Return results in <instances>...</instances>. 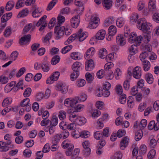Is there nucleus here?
<instances>
[{"instance_id": "nucleus-64", "label": "nucleus", "mask_w": 159, "mask_h": 159, "mask_svg": "<svg viewBox=\"0 0 159 159\" xmlns=\"http://www.w3.org/2000/svg\"><path fill=\"white\" fill-rule=\"evenodd\" d=\"M146 107V104L144 102L140 103L138 106V110L140 112L143 111Z\"/></svg>"}, {"instance_id": "nucleus-12", "label": "nucleus", "mask_w": 159, "mask_h": 159, "mask_svg": "<svg viewBox=\"0 0 159 159\" xmlns=\"http://www.w3.org/2000/svg\"><path fill=\"white\" fill-rule=\"evenodd\" d=\"M106 32L104 30H99L96 35V39L99 40H103L105 36Z\"/></svg>"}, {"instance_id": "nucleus-17", "label": "nucleus", "mask_w": 159, "mask_h": 159, "mask_svg": "<svg viewBox=\"0 0 159 159\" xmlns=\"http://www.w3.org/2000/svg\"><path fill=\"white\" fill-rule=\"evenodd\" d=\"M61 146L64 148H72L74 146L73 145L70 141L68 139L64 140L62 143Z\"/></svg>"}, {"instance_id": "nucleus-52", "label": "nucleus", "mask_w": 159, "mask_h": 159, "mask_svg": "<svg viewBox=\"0 0 159 159\" xmlns=\"http://www.w3.org/2000/svg\"><path fill=\"white\" fill-rule=\"evenodd\" d=\"M142 93L143 96L147 97L150 92V89L146 87H144L142 90Z\"/></svg>"}, {"instance_id": "nucleus-16", "label": "nucleus", "mask_w": 159, "mask_h": 159, "mask_svg": "<svg viewBox=\"0 0 159 159\" xmlns=\"http://www.w3.org/2000/svg\"><path fill=\"white\" fill-rule=\"evenodd\" d=\"M115 18L113 16H109L105 20L104 25L105 27H107L109 25L113 24L115 22Z\"/></svg>"}, {"instance_id": "nucleus-5", "label": "nucleus", "mask_w": 159, "mask_h": 159, "mask_svg": "<svg viewBox=\"0 0 159 159\" xmlns=\"http://www.w3.org/2000/svg\"><path fill=\"white\" fill-rule=\"evenodd\" d=\"M56 89L63 94L66 93L68 90L67 86L62 83H59L57 84Z\"/></svg>"}, {"instance_id": "nucleus-63", "label": "nucleus", "mask_w": 159, "mask_h": 159, "mask_svg": "<svg viewBox=\"0 0 159 159\" xmlns=\"http://www.w3.org/2000/svg\"><path fill=\"white\" fill-rule=\"evenodd\" d=\"M11 28L10 27H7L5 30L4 36L8 37L11 35Z\"/></svg>"}, {"instance_id": "nucleus-1", "label": "nucleus", "mask_w": 159, "mask_h": 159, "mask_svg": "<svg viewBox=\"0 0 159 159\" xmlns=\"http://www.w3.org/2000/svg\"><path fill=\"white\" fill-rule=\"evenodd\" d=\"M137 27L145 33H151V24L148 22L144 18H141L137 21Z\"/></svg>"}, {"instance_id": "nucleus-26", "label": "nucleus", "mask_w": 159, "mask_h": 159, "mask_svg": "<svg viewBox=\"0 0 159 159\" xmlns=\"http://www.w3.org/2000/svg\"><path fill=\"white\" fill-rule=\"evenodd\" d=\"M29 13V10L27 8H25L21 11L18 15V18L23 17L27 16Z\"/></svg>"}, {"instance_id": "nucleus-62", "label": "nucleus", "mask_w": 159, "mask_h": 159, "mask_svg": "<svg viewBox=\"0 0 159 159\" xmlns=\"http://www.w3.org/2000/svg\"><path fill=\"white\" fill-rule=\"evenodd\" d=\"M156 151L154 149L150 150L148 154V157L149 159H152L155 156Z\"/></svg>"}, {"instance_id": "nucleus-27", "label": "nucleus", "mask_w": 159, "mask_h": 159, "mask_svg": "<svg viewBox=\"0 0 159 159\" xmlns=\"http://www.w3.org/2000/svg\"><path fill=\"white\" fill-rule=\"evenodd\" d=\"M12 102V98L10 97H7L3 100L2 105L3 107H5L11 104Z\"/></svg>"}, {"instance_id": "nucleus-40", "label": "nucleus", "mask_w": 159, "mask_h": 159, "mask_svg": "<svg viewBox=\"0 0 159 159\" xmlns=\"http://www.w3.org/2000/svg\"><path fill=\"white\" fill-rule=\"evenodd\" d=\"M137 36V34L135 32H133L131 33V34L129 36L128 39V42L129 43H134V41L135 40Z\"/></svg>"}, {"instance_id": "nucleus-55", "label": "nucleus", "mask_w": 159, "mask_h": 159, "mask_svg": "<svg viewBox=\"0 0 159 159\" xmlns=\"http://www.w3.org/2000/svg\"><path fill=\"white\" fill-rule=\"evenodd\" d=\"M148 55H149L146 52H142L140 55V58L141 61L143 62L145 61H147L145 60L146 58L147 57Z\"/></svg>"}, {"instance_id": "nucleus-41", "label": "nucleus", "mask_w": 159, "mask_h": 159, "mask_svg": "<svg viewBox=\"0 0 159 159\" xmlns=\"http://www.w3.org/2000/svg\"><path fill=\"white\" fill-rule=\"evenodd\" d=\"M58 116L61 120H63L66 118V113L63 110H61L59 112Z\"/></svg>"}, {"instance_id": "nucleus-45", "label": "nucleus", "mask_w": 159, "mask_h": 159, "mask_svg": "<svg viewBox=\"0 0 159 159\" xmlns=\"http://www.w3.org/2000/svg\"><path fill=\"white\" fill-rule=\"evenodd\" d=\"M116 57V53L112 52L109 54L107 57V59L108 61H113Z\"/></svg>"}, {"instance_id": "nucleus-44", "label": "nucleus", "mask_w": 159, "mask_h": 159, "mask_svg": "<svg viewBox=\"0 0 159 159\" xmlns=\"http://www.w3.org/2000/svg\"><path fill=\"white\" fill-rule=\"evenodd\" d=\"M79 75V71H74L70 75V78L72 81H74L78 77Z\"/></svg>"}, {"instance_id": "nucleus-42", "label": "nucleus", "mask_w": 159, "mask_h": 159, "mask_svg": "<svg viewBox=\"0 0 159 159\" xmlns=\"http://www.w3.org/2000/svg\"><path fill=\"white\" fill-rule=\"evenodd\" d=\"M156 0H150L149 2L148 7L150 10L152 11L156 8Z\"/></svg>"}, {"instance_id": "nucleus-50", "label": "nucleus", "mask_w": 159, "mask_h": 159, "mask_svg": "<svg viewBox=\"0 0 159 159\" xmlns=\"http://www.w3.org/2000/svg\"><path fill=\"white\" fill-rule=\"evenodd\" d=\"M147 151V147L144 144L141 145L140 147L139 152L142 154L145 153Z\"/></svg>"}, {"instance_id": "nucleus-38", "label": "nucleus", "mask_w": 159, "mask_h": 159, "mask_svg": "<svg viewBox=\"0 0 159 159\" xmlns=\"http://www.w3.org/2000/svg\"><path fill=\"white\" fill-rule=\"evenodd\" d=\"M70 57L71 58L75 60L80 59V53L77 52H73L71 53Z\"/></svg>"}, {"instance_id": "nucleus-2", "label": "nucleus", "mask_w": 159, "mask_h": 159, "mask_svg": "<svg viewBox=\"0 0 159 159\" xmlns=\"http://www.w3.org/2000/svg\"><path fill=\"white\" fill-rule=\"evenodd\" d=\"M89 20L88 27L90 29H95L100 23V19L96 14H94L91 15Z\"/></svg>"}, {"instance_id": "nucleus-3", "label": "nucleus", "mask_w": 159, "mask_h": 159, "mask_svg": "<svg viewBox=\"0 0 159 159\" xmlns=\"http://www.w3.org/2000/svg\"><path fill=\"white\" fill-rule=\"evenodd\" d=\"M78 97L74 98H66L64 101V105L67 107H74L75 105L79 102Z\"/></svg>"}, {"instance_id": "nucleus-13", "label": "nucleus", "mask_w": 159, "mask_h": 159, "mask_svg": "<svg viewBox=\"0 0 159 159\" xmlns=\"http://www.w3.org/2000/svg\"><path fill=\"white\" fill-rule=\"evenodd\" d=\"M31 35L27 34L22 37L20 40V43L21 45H25L30 42L31 39Z\"/></svg>"}, {"instance_id": "nucleus-54", "label": "nucleus", "mask_w": 159, "mask_h": 159, "mask_svg": "<svg viewBox=\"0 0 159 159\" xmlns=\"http://www.w3.org/2000/svg\"><path fill=\"white\" fill-rule=\"evenodd\" d=\"M18 55V53L16 51L13 52L11 55L10 59L12 61H15Z\"/></svg>"}, {"instance_id": "nucleus-4", "label": "nucleus", "mask_w": 159, "mask_h": 159, "mask_svg": "<svg viewBox=\"0 0 159 159\" xmlns=\"http://www.w3.org/2000/svg\"><path fill=\"white\" fill-rule=\"evenodd\" d=\"M88 36V33L86 32L83 31L81 29L79 30L76 34V38L78 39L80 42L84 41L87 38Z\"/></svg>"}, {"instance_id": "nucleus-29", "label": "nucleus", "mask_w": 159, "mask_h": 159, "mask_svg": "<svg viewBox=\"0 0 159 159\" xmlns=\"http://www.w3.org/2000/svg\"><path fill=\"white\" fill-rule=\"evenodd\" d=\"M122 71L119 68H116L114 71V75L116 80H119L121 77Z\"/></svg>"}, {"instance_id": "nucleus-23", "label": "nucleus", "mask_w": 159, "mask_h": 159, "mask_svg": "<svg viewBox=\"0 0 159 159\" xmlns=\"http://www.w3.org/2000/svg\"><path fill=\"white\" fill-rule=\"evenodd\" d=\"M129 53L131 54L134 55L138 52L137 45H132L128 49Z\"/></svg>"}, {"instance_id": "nucleus-48", "label": "nucleus", "mask_w": 159, "mask_h": 159, "mask_svg": "<svg viewBox=\"0 0 159 159\" xmlns=\"http://www.w3.org/2000/svg\"><path fill=\"white\" fill-rule=\"evenodd\" d=\"M89 132L87 130H83L80 132V137L82 138H88L89 136Z\"/></svg>"}, {"instance_id": "nucleus-30", "label": "nucleus", "mask_w": 159, "mask_h": 159, "mask_svg": "<svg viewBox=\"0 0 159 159\" xmlns=\"http://www.w3.org/2000/svg\"><path fill=\"white\" fill-rule=\"evenodd\" d=\"M15 5V2L13 1H10L7 2L6 6V9L7 11L11 10Z\"/></svg>"}, {"instance_id": "nucleus-9", "label": "nucleus", "mask_w": 159, "mask_h": 159, "mask_svg": "<svg viewBox=\"0 0 159 159\" xmlns=\"http://www.w3.org/2000/svg\"><path fill=\"white\" fill-rule=\"evenodd\" d=\"M43 11V9L41 8L36 7L32 13V16L34 18L39 17L42 15Z\"/></svg>"}, {"instance_id": "nucleus-28", "label": "nucleus", "mask_w": 159, "mask_h": 159, "mask_svg": "<svg viewBox=\"0 0 159 159\" xmlns=\"http://www.w3.org/2000/svg\"><path fill=\"white\" fill-rule=\"evenodd\" d=\"M47 16L46 15H44L38 21L36 24V26L38 27L42 25L47 24L46 20Z\"/></svg>"}, {"instance_id": "nucleus-34", "label": "nucleus", "mask_w": 159, "mask_h": 159, "mask_svg": "<svg viewBox=\"0 0 159 159\" xmlns=\"http://www.w3.org/2000/svg\"><path fill=\"white\" fill-rule=\"evenodd\" d=\"M107 52L105 48L101 49L99 52V56L101 58H104L107 57Z\"/></svg>"}, {"instance_id": "nucleus-14", "label": "nucleus", "mask_w": 159, "mask_h": 159, "mask_svg": "<svg viewBox=\"0 0 159 159\" xmlns=\"http://www.w3.org/2000/svg\"><path fill=\"white\" fill-rule=\"evenodd\" d=\"M116 41L118 44L120 46L124 45L126 43V41L123 36L119 34L116 37Z\"/></svg>"}, {"instance_id": "nucleus-21", "label": "nucleus", "mask_w": 159, "mask_h": 159, "mask_svg": "<svg viewBox=\"0 0 159 159\" xmlns=\"http://www.w3.org/2000/svg\"><path fill=\"white\" fill-rule=\"evenodd\" d=\"M65 29V27L62 26L58 30L55 31V33L57 36V38L59 39L63 35L64 33Z\"/></svg>"}, {"instance_id": "nucleus-56", "label": "nucleus", "mask_w": 159, "mask_h": 159, "mask_svg": "<svg viewBox=\"0 0 159 159\" xmlns=\"http://www.w3.org/2000/svg\"><path fill=\"white\" fill-rule=\"evenodd\" d=\"M122 154L120 152H116L111 157L112 159H121Z\"/></svg>"}, {"instance_id": "nucleus-39", "label": "nucleus", "mask_w": 159, "mask_h": 159, "mask_svg": "<svg viewBox=\"0 0 159 159\" xmlns=\"http://www.w3.org/2000/svg\"><path fill=\"white\" fill-rule=\"evenodd\" d=\"M94 75L93 74H91L89 72H87L85 74L86 80L88 82L90 83L93 81V79Z\"/></svg>"}, {"instance_id": "nucleus-6", "label": "nucleus", "mask_w": 159, "mask_h": 159, "mask_svg": "<svg viewBox=\"0 0 159 159\" xmlns=\"http://www.w3.org/2000/svg\"><path fill=\"white\" fill-rule=\"evenodd\" d=\"M129 140V138L128 136L123 137L121 139L120 143V149L124 150L128 146Z\"/></svg>"}, {"instance_id": "nucleus-47", "label": "nucleus", "mask_w": 159, "mask_h": 159, "mask_svg": "<svg viewBox=\"0 0 159 159\" xmlns=\"http://www.w3.org/2000/svg\"><path fill=\"white\" fill-rule=\"evenodd\" d=\"M80 152L79 149L78 148H75L73 151H72L71 158L74 159L76 157L79 155Z\"/></svg>"}, {"instance_id": "nucleus-10", "label": "nucleus", "mask_w": 159, "mask_h": 159, "mask_svg": "<svg viewBox=\"0 0 159 159\" xmlns=\"http://www.w3.org/2000/svg\"><path fill=\"white\" fill-rule=\"evenodd\" d=\"M133 77L135 79H139L141 76V68L139 66L135 67L133 72Z\"/></svg>"}, {"instance_id": "nucleus-37", "label": "nucleus", "mask_w": 159, "mask_h": 159, "mask_svg": "<svg viewBox=\"0 0 159 159\" xmlns=\"http://www.w3.org/2000/svg\"><path fill=\"white\" fill-rule=\"evenodd\" d=\"M72 47L73 46L71 45H67L62 49L61 51V52L63 54H66L70 51L72 49Z\"/></svg>"}, {"instance_id": "nucleus-11", "label": "nucleus", "mask_w": 159, "mask_h": 159, "mask_svg": "<svg viewBox=\"0 0 159 159\" xmlns=\"http://www.w3.org/2000/svg\"><path fill=\"white\" fill-rule=\"evenodd\" d=\"M95 52V49L93 47H91L86 51L84 57L86 59H88L93 56Z\"/></svg>"}, {"instance_id": "nucleus-19", "label": "nucleus", "mask_w": 159, "mask_h": 159, "mask_svg": "<svg viewBox=\"0 0 159 159\" xmlns=\"http://www.w3.org/2000/svg\"><path fill=\"white\" fill-rule=\"evenodd\" d=\"M117 32L116 28L114 25H111L108 29V33L110 36L114 35Z\"/></svg>"}, {"instance_id": "nucleus-18", "label": "nucleus", "mask_w": 159, "mask_h": 159, "mask_svg": "<svg viewBox=\"0 0 159 159\" xmlns=\"http://www.w3.org/2000/svg\"><path fill=\"white\" fill-rule=\"evenodd\" d=\"M125 21V18L123 17H118L116 20V25L118 27L121 28L124 25Z\"/></svg>"}, {"instance_id": "nucleus-8", "label": "nucleus", "mask_w": 159, "mask_h": 159, "mask_svg": "<svg viewBox=\"0 0 159 159\" xmlns=\"http://www.w3.org/2000/svg\"><path fill=\"white\" fill-rule=\"evenodd\" d=\"M80 17L79 15L73 17L70 20L71 26L74 28H77L80 22Z\"/></svg>"}, {"instance_id": "nucleus-61", "label": "nucleus", "mask_w": 159, "mask_h": 159, "mask_svg": "<svg viewBox=\"0 0 159 159\" xmlns=\"http://www.w3.org/2000/svg\"><path fill=\"white\" fill-rule=\"evenodd\" d=\"M44 97L43 93L42 92H39L36 95V99L37 101H40L43 99Z\"/></svg>"}, {"instance_id": "nucleus-15", "label": "nucleus", "mask_w": 159, "mask_h": 159, "mask_svg": "<svg viewBox=\"0 0 159 159\" xmlns=\"http://www.w3.org/2000/svg\"><path fill=\"white\" fill-rule=\"evenodd\" d=\"M103 5L104 8L108 10L109 9L112 7V0H103Z\"/></svg>"}, {"instance_id": "nucleus-33", "label": "nucleus", "mask_w": 159, "mask_h": 159, "mask_svg": "<svg viewBox=\"0 0 159 159\" xmlns=\"http://www.w3.org/2000/svg\"><path fill=\"white\" fill-rule=\"evenodd\" d=\"M145 79L147 82L150 84H152L153 82V76L150 73H148L145 75Z\"/></svg>"}, {"instance_id": "nucleus-59", "label": "nucleus", "mask_w": 159, "mask_h": 159, "mask_svg": "<svg viewBox=\"0 0 159 159\" xmlns=\"http://www.w3.org/2000/svg\"><path fill=\"white\" fill-rule=\"evenodd\" d=\"M86 82L85 80L81 79L78 80L77 81V86L79 87L84 86Z\"/></svg>"}, {"instance_id": "nucleus-46", "label": "nucleus", "mask_w": 159, "mask_h": 159, "mask_svg": "<svg viewBox=\"0 0 159 159\" xmlns=\"http://www.w3.org/2000/svg\"><path fill=\"white\" fill-rule=\"evenodd\" d=\"M127 104L128 107L130 108L133 107L134 105L133 98L132 96H129L128 98Z\"/></svg>"}, {"instance_id": "nucleus-25", "label": "nucleus", "mask_w": 159, "mask_h": 159, "mask_svg": "<svg viewBox=\"0 0 159 159\" xmlns=\"http://www.w3.org/2000/svg\"><path fill=\"white\" fill-rule=\"evenodd\" d=\"M78 116L75 114L74 112L70 113L69 115V119L73 123H76Z\"/></svg>"}, {"instance_id": "nucleus-58", "label": "nucleus", "mask_w": 159, "mask_h": 159, "mask_svg": "<svg viewBox=\"0 0 159 159\" xmlns=\"http://www.w3.org/2000/svg\"><path fill=\"white\" fill-rule=\"evenodd\" d=\"M56 18L53 17L50 20L48 25V27L50 29L52 28L56 24Z\"/></svg>"}, {"instance_id": "nucleus-60", "label": "nucleus", "mask_w": 159, "mask_h": 159, "mask_svg": "<svg viewBox=\"0 0 159 159\" xmlns=\"http://www.w3.org/2000/svg\"><path fill=\"white\" fill-rule=\"evenodd\" d=\"M142 39H143V38L141 35L136 36L135 40L134 41V43L136 44V45H140L142 41Z\"/></svg>"}, {"instance_id": "nucleus-24", "label": "nucleus", "mask_w": 159, "mask_h": 159, "mask_svg": "<svg viewBox=\"0 0 159 159\" xmlns=\"http://www.w3.org/2000/svg\"><path fill=\"white\" fill-rule=\"evenodd\" d=\"M82 64L78 61H76L72 66V68L74 71H79L80 69Z\"/></svg>"}, {"instance_id": "nucleus-57", "label": "nucleus", "mask_w": 159, "mask_h": 159, "mask_svg": "<svg viewBox=\"0 0 159 159\" xmlns=\"http://www.w3.org/2000/svg\"><path fill=\"white\" fill-rule=\"evenodd\" d=\"M87 0H75V4L78 6L82 7L83 5L86 3Z\"/></svg>"}, {"instance_id": "nucleus-20", "label": "nucleus", "mask_w": 159, "mask_h": 159, "mask_svg": "<svg viewBox=\"0 0 159 159\" xmlns=\"http://www.w3.org/2000/svg\"><path fill=\"white\" fill-rule=\"evenodd\" d=\"M42 70L45 72H48L50 69V65L48 61L43 62L41 69Z\"/></svg>"}, {"instance_id": "nucleus-43", "label": "nucleus", "mask_w": 159, "mask_h": 159, "mask_svg": "<svg viewBox=\"0 0 159 159\" xmlns=\"http://www.w3.org/2000/svg\"><path fill=\"white\" fill-rule=\"evenodd\" d=\"M149 33H146L143 37L142 40L145 43H148L150 40L151 36Z\"/></svg>"}, {"instance_id": "nucleus-22", "label": "nucleus", "mask_w": 159, "mask_h": 159, "mask_svg": "<svg viewBox=\"0 0 159 159\" xmlns=\"http://www.w3.org/2000/svg\"><path fill=\"white\" fill-rule=\"evenodd\" d=\"M6 142L0 141V151L2 152H6L9 150V147Z\"/></svg>"}, {"instance_id": "nucleus-51", "label": "nucleus", "mask_w": 159, "mask_h": 159, "mask_svg": "<svg viewBox=\"0 0 159 159\" xmlns=\"http://www.w3.org/2000/svg\"><path fill=\"white\" fill-rule=\"evenodd\" d=\"M60 57L57 55L54 56L52 59L51 63L52 65H55L60 61Z\"/></svg>"}, {"instance_id": "nucleus-32", "label": "nucleus", "mask_w": 159, "mask_h": 159, "mask_svg": "<svg viewBox=\"0 0 159 159\" xmlns=\"http://www.w3.org/2000/svg\"><path fill=\"white\" fill-rule=\"evenodd\" d=\"M143 135L142 131L139 129L137 131L135 134V139L136 141H139L142 138Z\"/></svg>"}, {"instance_id": "nucleus-53", "label": "nucleus", "mask_w": 159, "mask_h": 159, "mask_svg": "<svg viewBox=\"0 0 159 159\" xmlns=\"http://www.w3.org/2000/svg\"><path fill=\"white\" fill-rule=\"evenodd\" d=\"M57 0H52L48 5L47 8V10H51L57 2Z\"/></svg>"}, {"instance_id": "nucleus-7", "label": "nucleus", "mask_w": 159, "mask_h": 159, "mask_svg": "<svg viewBox=\"0 0 159 159\" xmlns=\"http://www.w3.org/2000/svg\"><path fill=\"white\" fill-rule=\"evenodd\" d=\"M94 67V65L93 60L89 59L85 62V69L87 71H90L92 70Z\"/></svg>"}, {"instance_id": "nucleus-35", "label": "nucleus", "mask_w": 159, "mask_h": 159, "mask_svg": "<svg viewBox=\"0 0 159 159\" xmlns=\"http://www.w3.org/2000/svg\"><path fill=\"white\" fill-rule=\"evenodd\" d=\"M143 70L145 71L149 70L151 66L150 62L147 61L142 62Z\"/></svg>"}, {"instance_id": "nucleus-49", "label": "nucleus", "mask_w": 159, "mask_h": 159, "mask_svg": "<svg viewBox=\"0 0 159 159\" xmlns=\"http://www.w3.org/2000/svg\"><path fill=\"white\" fill-rule=\"evenodd\" d=\"M25 1L24 0H19L16 3V8L19 9L24 6Z\"/></svg>"}, {"instance_id": "nucleus-31", "label": "nucleus", "mask_w": 159, "mask_h": 159, "mask_svg": "<svg viewBox=\"0 0 159 159\" xmlns=\"http://www.w3.org/2000/svg\"><path fill=\"white\" fill-rule=\"evenodd\" d=\"M86 119L81 116H78V119L76 123L79 125H81L84 124L86 123Z\"/></svg>"}, {"instance_id": "nucleus-36", "label": "nucleus", "mask_w": 159, "mask_h": 159, "mask_svg": "<svg viewBox=\"0 0 159 159\" xmlns=\"http://www.w3.org/2000/svg\"><path fill=\"white\" fill-rule=\"evenodd\" d=\"M9 82V79L7 76L3 75H0V84H7Z\"/></svg>"}]
</instances>
